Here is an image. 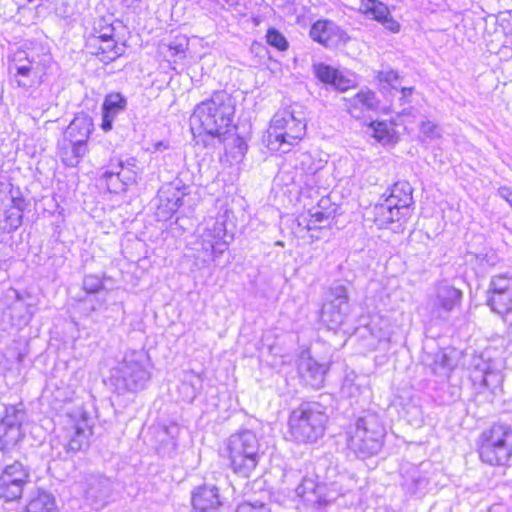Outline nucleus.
Masks as SVG:
<instances>
[{
  "label": "nucleus",
  "mask_w": 512,
  "mask_h": 512,
  "mask_svg": "<svg viewBox=\"0 0 512 512\" xmlns=\"http://www.w3.org/2000/svg\"><path fill=\"white\" fill-rule=\"evenodd\" d=\"M463 292L447 282L438 283L428 297L427 309L431 320L447 321L450 313L460 307Z\"/></svg>",
  "instance_id": "ddd939ff"
},
{
  "label": "nucleus",
  "mask_w": 512,
  "mask_h": 512,
  "mask_svg": "<svg viewBox=\"0 0 512 512\" xmlns=\"http://www.w3.org/2000/svg\"><path fill=\"white\" fill-rule=\"evenodd\" d=\"M502 368V361H488L483 356L474 357L470 378L474 386L493 391L503 382Z\"/></svg>",
  "instance_id": "dca6fc26"
},
{
  "label": "nucleus",
  "mask_w": 512,
  "mask_h": 512,
  "mask_svg": "<svg viewBox=\"0 0 512 512\" xmlns=\"http://www.w3.org/2000/svg\"><path fill=\"white\" fill-rule=\"evenodd\" d=\"M229 468L242 478H249L257 468L262 453L257 435L251 430L232 434L226 443Z\"/></svg>",
  "instance_id": "39448f33"
},
{
  "label": "nucleus",
  "mask_w": 512,
  "mask_h": 512,
  "mask_svg": "<svg viewBox=\"0 0 512 512\" xmlns=\"http://www.w3.org/2000/svg\"><path fill=\"white\" fill-rule=\"evenodd\" d=\"M29 480V468L21 462L6 465L0 475V498L6 502L20 499Z\"/></svg>",
  "instance_id": "4468645a"
},
{
  "label": "nucleus",
  "mask_w": 512,
  "mask_h": 512,
  "mask_svg": "<svg viewBox=\"0 0 512 512\" xmlns=\"http://www.w3.org/2000/svg\"><path fill=\"white\" fill-rule=\"evenodd\" d=\"M23 512H58L55 497L49 492L39 490Z\"/></svg>",
  "instance_id": "473e14b6"
},
{
  "label": "nucleus",
  "mask_w": 512,
  "mask_h": 512,
  "mask_svg": "<svg viewBox=\"0 0 512 512\" xmlns=\"http://www.w3.org/2000/svg\"><path fill=\"white\" fill-rule=\"evenodd\" d=\"M352 85L351 80L344 77L339 71L336 75L335 81H333L332 85L335 89L339 91H346Z\"/></svg>",
  "instance_id": "3c124183"
},
{
  "label": "nucleus",
  "mask_w": 512,
  "mask_h": 512,
  "mask_svg": "<svg viewBox=\"0 0 512 512\" xmlns=\"http://www.w3.org/2000/svg\"><path fill=\"white\" fill-rule=\"evenodd\" d=\"M22 436V430L17 426L0 427V450L9 451L21 440Z\"/></svg>",
  "instance_id": "c9c22d12"
},
{
  "label": "nucleus",
  "mask_w": 512,
  "mask_h": 512,
  "mask_svg": "<svg viewBox=\"0 0 512 512\" xmlns=\"http://www.w3.org/2000/svg\"><path fill=\"white\" fill-rule=\"evenodd\" d=\"M412 91H413V89H412V88H405V87H404V88H402V89H401V92H402L403 97H406V96H408V95H411V94H412Z\"/></svg>",
  "instance_id": "5fc2aeb1"
},
{
  "label": "nucleus",
  "mask_w": 512,
  "mask_h": 512,
  "mask_svg": "<svg viewBox=\"0 0 512 512\" xmlns=\"http://www.w3.org/2000/svg\"><path fill=\"white\" fill-rule=\"evenodd\" d=\"M377 78L380 82H384L391 86L393 89H397L396 83L399 80V75L397 71L387 70L380 71L377 75Z\"/></svg>",
  "instance_id": "de8ad7c7"
},
{
  "label": "nucleus",
  "mask_w": 512,
  "mask_h": 512,
  "mask_svg": "<svg viewBox=\"0 0 512 512\" xmlns=\"http://www.w3.org/2000/svg\"><path fill=\"white\" fill-rule=\"evenodd\" d=\"M299 497L306 505L315 509L325 508L334 502L339 493L325 484H319L313 477L305 476L295 489Z\"/></svg>",
  "instance_id": "2eb2a0df"
},
{
  "label": "nucleus",
  "mask_w": 512,
  "mask_h": 512,
  "mask_svg": "<svg viewBox=\"0 0 512 512\" xmlns=\"http://www.w3.org/2000/svg\"><path fill=\"white\" fill-rule=\"evenodd\" d=\"M349 114L355 119H362L369 112H375L379 107V100L375 92L361 89L350 98H345Z\"/></svg>",
  "instance_id": "4be33fe9"
},
{
  "label": "nucleus",
  "mask_w": 512,
  "mask_h": 512,
  "mask_svg": "<svg viewBox=\"0 0 512 512\" xmlns=\"http://www.w3.org/2000/svg\"><path fill=\"white\" fill-rule=\"evenodd\" d=\"M364 390L365 384L363 377L358 376L354 372H349L345 375L341 386L342 395L349 398H356L360 396Z\"/></svg>",
  "instance_id": "72a5a7b5"
},
{
  "label": "nucleus",
  "mask_w": 512,
  "mask_h": 512,
  "mask_svg": "<svg viewBox=\"0 0 512 512\" xmlns=\"http://www.w3.org/2000/svg\"><path fill=\"white\" fill-rule=\"evenodd\" d=\"M142 169L135 157L112 158L102 168L100 180L110 193H123L132 185L137 184Z\"/></svg>",
  "instance_id": "9d476101"
},
{
  "label": "nucleus",
  "mask_w": 512,
  "mask_h": 512,
  "mask_svg": "<svg viewBox=\"0 0 512 512\" xmlns=\"http://www.w3.org/2000/svg\"><path fill=\"white\" fill-rule=\"evenodd\" d=\"M126 107V99L120 93H111L106 96L102 110L106 113L118 115Z\"/></svg>",
  "instance_id": "58836bf2"
},
{
  "label": "nucleus",
  "mask_w": 512,
  "mask_h": 512,
  "mask_svg": "<svg viewBox=\"0 0 512 512\" xmlns=\"http://www.w3.org/2000/svg\"><path fill=\"white\" fill-rule=\"evenodd\" d=\"M50 62L51 58L47 55L34 57L18 50L9 60L8 71L18 88L29 91L43 83Z\"/></svg>",
  "instance_id": "6e6552de"
},
{
  "label": "nucleus",
  "mask_w": 512,
  "mask_h": 512,
  "mask_svg": "<svg viewBox=\"0 0 512 512\" xmlns=\"http://www.w3.org/2000/svg\"><path fill=\"white\" fill-rule=\"evenodd\" d=\"M177 449V443L173 438H170L166 442H162L159 446L158 452L162 457L172 458L175 455Z\"/></svg>",
  "instance_id": "09e8293b"
},
{
  "label": "nucleus",
  "mask_w": 512,
  "mask_h": 512,
  "mask_svg": "<svg viewBox=\"0 0 512 512\" xmlns=\"http://www.w3.org/2000/svg\"><path fill=\"white\" fill-rule=\"evenodd\" d=\"M327 422L328 415L322 404L305 402L291 412L289 433L297 443L313 444L324 436Z\"/></svg>",
  "instance_id": "20e7f679"
},
{
  "label": "nucleus",
  "mask_w": 512,
  "mask_h": 512,
  "mask_svg": "<svg viewBox=\"0 0 512 512\" xmlns=\"http://www.w3.org/2000/svg\"><path fill=\"white\" fill-rule=\"evenodd\" d=\"M235 512H271L270 508L261 501H246L238 505Z\"/></svg>",
  "instance_id": "49530a36"
},
{
  "label": "nucleus",
  "mask_w": 512,
  "mask_h": 512,
  "mask_svg": "<svg viewBox=\"0 0 512 512\" xmlns=\"http://www.w3.org/2000/svg\"><path fill=\"white\" fill-rule=\"evenodd\" d=\"M166 148H167V145L164 144V142H162V141H159L155 144L156 150H161V149H166Z\"/></svg>",
  "instance_id": "6e6d98bb"
},
{
  "label": "nucleus",
  "mask_w": 512,
  "mask_h": 512,
  "mask_svg": "<svg viewBox=\"0 0 512 512\" xmlns=\"http://www.w3.org/2000/svg\"><path fill=\"white\" fill-rule=\"evenodd\" d=\"M93 131L92 118L84 113L74 117L63 134V139L79 141L82 144H88V140Z\"/></svg>",
  "instance_id": "cd10ccee"
},
{
  "label": "nucleus",
  "mask_w": 512,
  "mask_h": 512,
  "mask_svg": "<svg viewBox=\"0 0 512 512\" xmlns=\"http://www.w3.org/2000/svg\"><path fill=\"white\" fill-rule=\"evenodd\" d=\"M328 367L314 360L308 351H303L298 360V373L302 380L313 389L323 386Z\"/></svg>",
  "instance_id": "412c9836"
},
{
  "label": "nucleus",
  "mask_w": 512,
  "mask_h": 512,
  "mask_svg": "<svg viewBox=\"0 0 512 512\" xmlns=\"http://www.w3.org/2000/svg\"><path fill=\"white\" fill-rule=\"evenodd\" d=\"M151 378V361L143 350H128L111 369L110 381L118 393L138 392L145 389Z\"/></svg>",
  "instance_id": "f03ea898"
},
{
  "label": "nucleus",
  "mask_w": 512,
  "mask_h": 512,
  "mask_svg": "<svg viewBox=\"0 0 512 512\" xmlns=\"http://www.w3.org/2000/svg\"><path fill=\"white\" fill-rule=\"evenodd\" d=\"M316 77L323 83L332 85L335 81L338 70L324 63L315 64L313 66Z\"/></svg>",
  "instance_id": "79ce46f5"
},
{
  "label": "nucleus",
  "mask_w": 512,
  "mask_h": 512,
  "mask_svg": "<svg viewBox=\"0 0 512 512\" xmlns=\"http://www.w3.org/2000/svg\"><path fill=\"white\" fill-rule=\"evenodd\" d=\"M420 129L425 136L431 139L439 138L441 136L438 126L432 121H423Z\"/></svg>",
  "instance_id": "8fccbe9b"
},
{
  "label": "nucleus",
  "mask_w": 512,
  "mask_h": 512,
  "mask_svg": "<svg viewBox=\"0 0 512 512\" xmlns=\"http://www.w3.org/2000/svg\"><path fill=\"white\" fill-rule=\"evenodd\" d=\"M184 196L185 193L172 184L163 186L158 192V215L163 212V218L170 217L183 205Z\"/></svg>",
  "instance_id": "393cba45"
},
{
  "label": "nucleus",
  "mask_w": 512,
  "mask_h": 512,
  "mask_svg": "<svg viewBox=\"0 0 512 512\" xmlns=\"http://www.w3.org/2000/svg\"><path fill=\"white\" fill-rule=\"evenodd\" d=\"M115 118H116L115 115L109 114V113H106L103 111L102 123H101L102 130L105 132L110 131L112 129V124H113V121Z\"/></svg>",
  "instance_id": "603ef678"
},
{
  "label": "nucleus",
  "mask_w": 512,
  "mask_h": 512,
  "mask_svg": "<svg viewBox=\"0 0 512 512\" xmlns=\"http://www.w3.org/2000/svg\"><path fill=\"white\" fill-rule=\"evenodd\" d=\"M267 43L276 48L279 51H285L288 49L289 44L285 36L279 32L276 28H269L266 33Z\"/></svg>",
  "instance_id": "37998d69"
},
{
  "label": "nucleus",
  "mask_w": 512,
  "mask_h": 512,
  "mask_svg": "<svg viewBox=\"0 0 512 512\" xmlns=\"http://www.w3.org/2000/svg\"><path fill=\"white\" fill-rule=\"evenodd\" d=\"M360 10L368 17L382 23L389 31H399V23L391 17L388 7L384 3L377 0H361Z\"/></svg>",
  "instance_id": "b1692460"
},
{
  "label": "nucleus",
  "mask_w": 512,
  "mask_h": 512,
  "mask_svg": "<svg viewBox=\"0 0 512 512\" xmlns=\"http://www.w3.org/2000/svg\"><path fill=\"white\" fill-rule=\"evenodd\" d=\"M27 207L26 200L21 193L10 191L2 200L0 206V229L4 232H13L17 230L23 220V213Z\"/></svg>",
  "instance_id": "a211bd4d"
},
{
  "label": "nucleus",
  "mask_w": 512,
  "mask_h": 512,
  "mask_svg": "<svg viewBox=\"0 0 512 512\" xmlns=\"http://www.w3.org/2000/svg\"><path fill=\"white\" fill-rule=\"evenodd\" d=\"M24 417L25 412L22 409H18L16 406H8L5 409V415L2 419L0 427L17 426L21 428Z\"/></svg>",
  "instance_id": "a19ab883"
},
{
  "label": "nucleus",
  "mask_w": 512,
  "mask_h": 512,
  "mask_svg": "<svg viewBox=\"0 0 512 512\" xmlns=\"http://www.w3.org/2000/svg\"><path fill=\"white\" fill-rule=\"evenodd\" d=\"M435 374H442L451 369V360L443 351H438L434 355L433 363L429 364Z\"/></svg>",
  "instance_id": "a18cd8bd"
},
{
  "label": "nucleus",
  "mask_w": 512,
  "mask_h": 512,
  "mask_svg": "<svg viewBox=\"0 0 512 512\" xmlns=\"http://www.w3.org/2000/svg\"><path fill=\"white\" fill-rule=\"evenodd\" d=\"M385 200L410 216V206L413 203L411 185L406 181L396 182Z\"/></svg>",
  "instance_id": "7c9ffc66"
},
{
  "label": "nucleus",
  "mask_w": 512,
  "mask_h": 512,
  "mask_svg": "<svg viewBox=\"0 0 512 512\" xmlns=\"http://www.w3.org/2000/svg\"><path fill=\"white\" fill-rule=\"evenodd\" d=\"M189 47V39L185 35L175 36L167 45L168 56L173 58L174 62L186 57V51Z\"/></svg>",
  "instance_id": "e433bc0d"
},
{
  "label": "nucleus",
  "mask_w": 512,
  "mask_h": 512,
  "mask_svg": "<svg viewBox=\"0 0 512 512\" xmlns=\"http://www.w3.org/2000/svg\"><path fill=\"white\" fill-rule=\"evenodd\" d=\"M370 128L372 130V136L382 144L390 143L394 137L393 129L386 122H372Z\"/></svg>",
  "instance_id": "ea45409f"
},
{
  "label": "nucleus",
  "mask_w": 512,
  "mask_h": 512,
  "mask_svg": "<svg viewBox=\"0 0 512 512\" xmlns=\"http://www.w3.org/2000/svg\"><path fill=\"white\" fill-rule=\"evenodd\" d=\"M322 159H315L309 153H301L295 164V182L309 189L319 188L321 185V173L325 167Z\"/></svg>",
  "instance_id": "6ab92c4d"
},
{
  "label": "nucleus",
  "mask_w": 512,
  "mask_h": 512,
  "mask_svg": "<svg viewBox=\"0 0 512 512\" xmlns=\"http://www.w3.org/2000/svg\"><path fill=\"white\" fill-rule=\"evenodd\" d=\"M195 512H219L221 501L215 486L199 487L192 495Z\"/></svg>",
  "instance_id": "bb28decb"
},
{
  "label": "nucleus",
  "mask_w": 512,
  "mask_h": 512,
  "mask_svg": "<svg viewBox=\"0 0 512 512\" xmlns=\"http://www.w3.org/2000/svg\"><path fill=\"white\" fill-rule=\"evenodd\" d=\"M85 496L95 505L104 506L112 494V482L101 474H91L85 478Z\"/></svg>",
  "instance_id": "5701e85b"
},
{
  "label": "nucleus",
  "mask_w": 512,
  "mask_h": 512,
  "mask_svg": "<svg viewBox=\"0 0 512 512\" xmlns=\"http://www.w3.org/2000/svg\"><path fill=\"white\" fill-rule=\"evenodd\" d=\"M328 203V199L322 198L319 201L317 207H314L311 210H309V219L307 220L306 224L308 230L318 229L324 227L326 223H329L333 211L326 209V205Z\"/></svg>",
  "instance_id": "2f4dec72"
},
{
  "label": "nucleus",
  "mask_w": 512,
  "mask_h": 512,
  "mask_svg": "<svg viewBox=\"0 0 512 512\" xmlns=\"http://www.w3.org/2000/svg\"><path fill=\"white\" fill-rule=\"evenodd\" d=\"M31 298L30 294L27 292H20L14 288H9L5 292V299L10 302V307L13 309H26V313L28 314V319H30L33 315L32 304L28 302Z\"/></svg>",
  "instance_id": "f704fd0d"
},
{
  "label": "nucleus",
  "mask_w": 512,
  "mask_h": 512,
  "mask_svg": "<svg viewBox=\"0 0 512 512\" xmlns=\"http://www.w3.org/2000/svg\"><path fill=\"white\" fill-rule=\"evenodd\" d=\"M235 113V101L226 91H216L199 103L191 117V129H199L205 135L222 141L229 133Z\"/></svg>",
  "instance_id": "f257e3e1"
},
{
  "label": "nucleus",
  "mask_w": 512,
  "mask_h": 512,
  "mask_svg": "<svg viewBox=\"0 0 512 512\" xmlns=\"http://www.w3.org/2000/svg\"><path fill=\"white\" fill-rule=\"evenodd\" d=\"M83 289L88 295L100 294L104 290L103 281L97 275H86L83 279Z\"/></svg>",
  "instance_id": "c03bdc74"
},
{
  "label": "nucleus",
  "mask_w": 512,
  "mask_h": 512,
  "mask_svg": "<svg viewBox=\"0 0 512 512\" xmlns=\"http://www.w3.org/2000/svg\"><path fill=\"white\" fill-rule=\"evenodd\" d=\"M225 236L226 226L221 219L210 218L198 227L193 250L195 258L201 261L204 267L216 261L228 249Z\"/></svg>",
  "instance_id": "1a4fd4ad"
},
{
  "label": "nucleus",
  "mask_w": 512,
  "mask_h": 512,
  "mask_svg": "<svg viewBox=\"0 0 512 512\" xmlns=\"http://www.w3.org/2000/svg\"><path fill=\"white\" fill-rule=\"evenodd\" d=\"M384 433V426L379 416L367 413L349 426L347 445L358 457L366 458L380 451Z\"/></svg>",
  "instance_id": "423d86ee"
},
{
  "label": "nucleus",
  "mask_w": 512,
  "mask_h": 512,
  "mask_svg": "<svg viewBox=\"0 0 512 512\" xmlns=\"http://www.w3.org/2000/svg\"><path fill=\"white\" fill-rule=\"evenodd\" d=\"M305 134L306 122L303 113L283 109L271 119L264 141L270 151L288 153Z\"/></svg>",
  "instance_id": "7ed1b4c3"
},
{
  "label": "nucleus",
  "mask_w": 512,
  "mask_h": 512,
  "mask_svg": "<svg viewBox=\"0 0 512 512\" xmlns=\"http://www.w3.org/2000/svg\"><path fill=\"white\" fill-rule=\"evenodd\" d=\"M89 52L96 55L100 61L110 63L120 57L125 52V45L118 43L114 38L99 40L94 44L86 43Z\"/></svg>",
  "instance_id": "c85d7f7f"
},
{
  "label": "nucleus",
  "mask_w": 512,
  "mask_h": 512,
  "mask_svg": "<svg viewBox=\"0 0 512 512\" xmlns=\"http://www.w3.org/2000/svg\"><path fill=\"white\" fill-rule=\"evenodd\" d=\"M114 38V27L112 24L107 23L104 19H99L95 22L93 32L87 39L88 43L94 44L99 40Z\"/></svg>",
  "instance_id": "4c0bfd02"
},
{
  "label": "nucleus",
  "mask_w": 512,
  "mask_h": 512,
  "mask_svg": "<svg viewBox=\"0 0 512 512\" xmlns=\"http://www.w3.org/2000/svg\"><path fill=\"white\" fill-rule=\"evenodd\" d=\"M192 131H193V134H196V131H198L199 136H200L202 133H204L202 130H199V129H196V128H195L194 130L192 129Z\"/></svg>",
  "instance_id": "4d7b16f0"
},
{
  "label": "nucleus",
  "mask_w": 512,
  "mask_h": 512,
  "mask_svg": "<svg viewBox=\"0 0 512 512\" xmlns=\"http://www.w3.org/2000/svg\"><path fill=\"white\" fill-rule=\"evenodd\" d=\"M373 222L378 228H387L391 223L407 219L409 217L401 209L394 207L388 201L384 200L382 203L376 204L372 211Z\"/></svg>",
  "instance_id": "c756f323"
},
{
  "label": "nucleus",
  "mask_w": 512,
  "mask_h": 512,
  "mask_svg": "<svg viewBox=\"0 0 512 512\" xmlns=\"http://www.w3.org/2000/svg\"><path fill=\"white\" fill-rule=\"evenodd\" d=\"M78 414V419H71L63 442L59 438L51 440L53 456L67 459L89 446V437L92 435L91 419L86 412L81 411Z\"/></svg>",
  "instance_id": "9b49d317"
},
{
  "label": "nucleus",
  "mask_w": 512,
  "mask_h": 512,
  "mask_svg": "<svg viewBox=\"0 0 512 512\" xmlns=\"http://www.w3.org/2000/svg\"><path fill=\"white\" fill-rule=\"evenodd\" d=\"M480 460L490 466H507L512 458V427L494 423L478 438Z\"/></svg>",
  "instance_id": "0eeeda50"
},
{
  "label": "nucleus",
  "mask_w": 512,
  "mask_h": 512,
  "mask_svg": "<svg viewBox=\"0 0 512 512\" xmlns=\"http://www.w3.org/2000/svg\"><path fill=\"white\" fill-rule=\"evenodd\" d=\"M313 41L326 48H334L349 40L347 33L331 20L316 21L309 31Z\"/></svg>",
  "instance_id": "aec40b11"
},
{
  "label": "nucleus",
  "mask_w": 512,
  "mask_h": 512,
  "mask_svg": "<svg viewBox=\"0 0 512 512\" xmlns=\"http://www.w3.org/2000/svg\"><path fill=\"white\" fill-rule=\"evenodd\" d=\"M84 302L87 303V302H91V310L92 311H95L97 310L98 308H100L101 306L104 305L105 303V297L104 296H98L96 297L95 299V302L93 301V299L90 297V296H87L85 299H84Z\"/></svg>",
  "instance_id": "864d4df0"
},
{
  "label": "nucleus",
  "mask_w": 512,
  "mask_h": 512,
  "mask_svg": "<svg viewBox=\"0 0 512 512\" xmlns=\"http://www.w3.org/2000/svg\"><path fill=\"white\" fill-rule=\"evenodd\" d=\"M350 304L347 288L338 284L330 288L321 309V321L330 330H338L348 319Z\"/></svg>",
  "instance_id": "f8f14e48"
},
{
  "label": "nucleus",
  "mask_w": 512,
  "mask_h": 512,
  "mask_svg": "<svg viewBox=\"0 0 512 512\" xmlns=\"http://www.w3.org/2000/svg\"><path fill=\"white\" fill-rule=\"evenodd\" d=\"M88 144L63 139L58 142V155L61 162L70 168L77 167L88 153Z\"/></svg>",
  "instance_id": "a878e982"
},
{
  "label": "nucleus",
  "mask_w": 512,
  "mask_h": 512,
  "mask_svg": "<svg viewBox=\"0 0 512 512\" xmlns=\"http://www.w3.org/2000/svg\"><path fill=\"white\" fill-rule=\"evenodd\" d=\"M487 302L492 311L499 315L512 310V275L502 273L491 278Z\"/></svg>",
  "instance_id": "f3484780"
}]
</instances>
